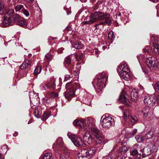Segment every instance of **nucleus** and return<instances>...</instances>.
Instances as JSON below:
<instances>
[{"label":"nucleus","mask_w":159,"mask_h":159,"mask_svg":"<svg viewBox=\"0 0 159 159\" xmlns=\"http://www.w3.org/2000/svg\"><path fill=\"white\" fill-rule=\"evenodd\" d=\"M109 17V15L104 12H95L91 14L90 16V19L89 21H85L84 23L85 24H90L98 20H105V21L100 22L99 24L105 25L107 23V22L110 21V20Z\"/></svg>","instance_id":"obj_1"},{"label":"nucleus","mask_w":159,"mask_h":159,"mask_svg":"<svg viewBox=\"0 0 159 159\" xmlns=\"http://www.w3.org/2000/svg\"><path fill=\"white\" fill-rule=\"evenodd\" d=\"M80 87V84L77 83L70 82L66 84L65 86L67 90H69L70 92L66 91L64 93L65 98L68 101H70L74 96L76 90L79 89Z\"/></svg>","instance_id":"obj_2"},{"label":"nucleus","mask_w":159,"mask_h":159,"mask_svg":"<svg viewBox=\"0 0 159 159\" xmlns=\"http://www.w3.org/2000/svg\"><path fill=\"white\" fill-rule=\"evenodd\" d=\"M108 77V73L106 71H103L99 74L97 78L96 83L98 89L100 90L105 87L106 83Z\"/></svg>","instance_id":"obj_3"},{"label":"nucleus","mask_w":159,"mask_h":159,"mask_svg":"<svg viewBox=\"0 0 159 159\" xmlns=\"http://www.w3.org/2000/svg\"><path fill=\"white\" fill-rule=\"evenodd\" d=\"M67 136L71 140L74 145L77 147H84L85 146L84 141L81 138L76 136L72 133L69 132L67 134Z\"/></svg>","instance_id":"obj_4"},{"label":"nucleus","mask_w":159,"mask_h":159,"mask_svg":"<svg viewBox=\"0 0 159 159\" xmlns=\"http://www.w3.org/2000/svg\"><path fill=\"white\" fill-rule=\"evenodd\" d=\"M96 150L95 148L90 147L81 150L79 153V159H87L91 157L94 154Z\"/></svg>","instance_id":"obj_5"},{"label":"nucleus","mask_w":159,"mask_h":159,"mask_svg":"<svg viewBox=\"0 0 159 159\" xmlns=\"http://www.w3.org/2000/svg\"><path fill=\"white\" fill-rule=\"evenodd\" d=\"M102 119V120L101 121V124L103 127L108 129L114 126V119L108 115H103L101 118Z\"/></svg>","instance_id":"obj_6"},{"label":"nucleus","mask_w":159,"mask_h":159,"mask_svg":"<svg viewBox=\"0 0 159 159\" xmlns=\"http://www.w3.org/2000/svg\"><path fill=\"white\" fill-rule=\"evenodd\" d=\"M89 131L97 139L96 141L97 144H101L102 143L104 138L102 132L96 127L92 129Z\"/></svg>","instance_id":"obj_7"},{"label":"nucleus","mask_w":159,"mask_h":159,"mask_svg":"<svg viewBox=\"0 0 159 159\" xmlns=\"http://www.w3.org/2000/svg\"><path fill=\"white\" fill-rule=\"evenodd\" d=\"M146 63L148 67L154 70H156L159 66L158 61L157 60L156 58L153 57L147 59Z\"/></svg>","instance_id":"obj_8"},{"label":"nucleus","mask_w":159,"mask_h":159,"mask_svg":"<svg viewBox=\"0 0 159 159\" xmlns=\"http://www.w3.org/2000/svg\"><path fill=\"white\" fill-rule=\"evenodd\" d=\"M13 19L14 23L21 27H25L28 25L26 20L17 14L14 16Z\"/></svg>","instance_id":"obj_9"},{"label":"nucleus","mask_w":159,"mask_h":159,"mask_svg":"<svg viewBox=\"0 0 159 159\" xmlns=\"http://www.w3.org/2000/svg\"><path fill=\"white\" fill-rule=\"evenodd\" d=\"M2 19L0 20V24L2 27H6L10 25H12L14 23V19L12 20L10 17L5 15L2 17Z\"/></svg>","instance_id":"obj_10"},{"label":"nucleus","mask_w":159,"mask_h":159,"mask_svg":"<svg viewBox=\"0 0 159 159\" xmlns=\"http://www.w3.org/2000/svg\"><path fill=\"white\" fill-rule=\"evenodd\" d=\"M55 82V79L53 78L47 84L43 83L41 84L40 86V88L42 90H45L49 89L51 87L53 89H55L56 87Z\"/></svg>","instance_id":"obj_11"},{"label":"nucleus","mask_w":159,"mask_h":159,"mask_svg":"<svg viewBox=\"0 0 159 159\" xmlns=\"http://www.w3.org/2000/svg\"><path fill=\"white\" fill-rule=\"evenodd\" d=\"M142 151V147L141 146L137 145L135 146V148L130 150V153L131 155L136 157L134 159H142L140 157L141 153Z\"/></svg>","instance_id":"obj_12"},{"label":"nucleus","mask_w":159,"mask_h":159,"mask_svg":"<svg viewBox=\"0 0 159 159\" xmlns=\"http://www.w3.org/2000/svg\"><path fill=\"white\" fill-rule=\"evenodd\" d=\"M153 149V146L152 144H148L144 148L142 147V151L141 152H143L142 157H145L146 156L150 155Z\"/></svg>","instance_id":"obj_13"},{"label":"nucleus","mask_w":159,"mask_h":159,"mask_svg":"<svg viewBox=\"0 0 159 159\" xmlns=\"http://www.w3.org/2000/svg\"><path fill=\"white\" fill-rule=\"evenodd\" d=\"M154 99L153 96L147 95L145 96L144 102L147 107H151L154 105V103L153 102Z\"/></svg>","instance_id":"obj_14"},{"label":"nucleus","mask_w":159,"mask_h":159,"mask_svg":"<svg viewBox=\"0 0 159 159\" xmlns=\"http://www.w3.org/2000/svg\"><path fill=\"white\" fill-rule=\"evenodd\" d=\"M83 139L84 141L88 144L92 143L94 141V139L91 134L89 132H86L83 135Z\"/></svg>","instance_id":"obj_15"},{"label":"nucleus","mask_w":159,"mask_h":159,"mask_svg":"<svg viewBox=\"0 0 159 159\" xmlns=\"http://www.w3.org/2000/svg\"><path fill=\"white\" fill-rule=\"evenodd\" d=\"M87 125L89 130L95 128V121L94 119L91 117L87 118Z\"/></svg>","instance_id":"obj_16"},{"label":"nucleus","mask_w":159,"mask_h":159,"mask_svg":"<svg viewBox=\"0 0 159 159\" xmlns=\"http://www.w3.org/2000/svg\"><path fill=\"white\" fill-rule=\"evenodd\" d=\"M120 100L123 104L127 106L129 105L130 102L126 98L125 92L124 91H122V93L120 96Z\"/></svg>","instance_id":"obj_17"},{"label":"nucleus","mask_w":159,"mask_h":159,"mask_svg":"<svg viewBox=\"0 0 159 159\" xmlns=\"http://www.w3.org/2000/svg\"><path fill=\"white\" fill-rule=\"evenodd\" d=\"M73 123L75 126H79L80 128L83 127L84 128H85L86 121L84 119H82L80 120L76 119L73 121Z\"/></svg>","instance_id":"obj_18"},{"label":"nucleus","mask_w":159,"mask_h":159,"mask_svg":"<svg viewBox=\"0 0 159 159\" xmlns=\"http://www.w3.org/2000/svg\"><path fill=\"white\" fill-rule=\"evenodd\" d=\"M158 134L157 132L155 130H151L148 132L146 135V137L148 139H151L155 138L158 136Z\"/></svg>","instance_id":"obj_19"},{"label":"nucleus","mask_w":159,"mask_h":159,"mask_svg":"<svg viewBox=\"0 0 159 159\" xmlns=\"http://www.w3.org/2000/svg\"><path fill=\"white\" fill-rule=\"evenodd\" d=\"M129 149V148L126 146H124L120 148L118 150V156H120L121 155L126 152Z\"/></svg>","instance_id":"obj_20"},{"label":"nucleus","mask_w":159,"mask_h":159,"mask_svg":"<svg viewBox=\"0 0 159 159\" xmlns=\"http://www.w3.org/2000/svg\"><path fill=\"white\" fill-rule=\"evenodd\" d=\"M153 45V49L154 52L159 54V39L154 40Z\"/></svg>","instance_id":"obj_21"},{"label":"nucleus","mask_w":159,"mask_h":159,"mask_svg":"<svg viewBox=\"0 0 159 159\" xmlns=\"http://www.w3.org/2000/svg\"><path fill=\"white\" fill-rule=\"evenodd\" d=\"M119 75L120 77L125 80H128L130 79V73L128 72H120Z\"/></svg>","instance_id":"obj_22"},{"label":"nucleus","mask_w":159,"mask_h":159,"mask_svg":"<svg viewBox=\"0 0 159 159\" xmlns=\"http://www.w3.org/2000/svg\"><path fill=\"white\" fill-rule=\"evenodd\" d=\"M138 97V93L136 89H133L131 93V97L133 101H135Z\"/></svg>","instance_id":"obj_23"},{"label":"nucleus","mask_w":159,"mask_h":159,"mask_svg":"<svg viewBox=\"0 0 159 159\" xmlns=\"http://www.w3.org/2000/svg\"><path fill=\"white\" fill-rule=\"evenodd\" d=\"M31 65V62L28 60H26L25 61H24L21 65H20V68L21 69H23Z\"/></svg>","instance_id":"obj_24"},{"label":"nucleus","mask_w":159,"mask_h":159,"mask_svg":"<svg viewBox=\"0 0 159 159\" xmlns=\"http://www.w3.org/2000/svg\"><path fill=\"white\" fill-rule=\"evenodd\" d=\"M149 107H147L143 109L142 112L144 116L146 117L150 113Z\"/></svg>","instance_id":"obj_25"},{"label":"nucleus","mask_w":159,"mask_h":159,"mask_svg":"<svg viewBox=\"0 0 159 159\" xmlns=\"http://www.w3.org/2000/svg\"><path fill=\"white\" fill-rule=\"evenodd\" d=\"M14 10L13 9L9 10L7 13H6L4 15L10 17V18H11L13 20L14 16L16 14H14Z\"/></svg>","instance_id":"obj_26"},{"label":"nucleus","mask_w":159,"mask_h":159,"mask_svg":"<svg viewBox=\"0 0 159 159\" xmlns=\"http://www.w3.org/2000/svg\"><path fill=\"white\" fill-rule=\"evenodd\" d=\"M128 119L132 125L136 123L138 120V118L136 116H128Z\"/></svg>","instance_id":"obj_27"},{"label":"nucleus","mask_w":159,"mask_h":159,"mask_svg":"<svg viewBox=\"0 0 159 159\" xmlns=\"http://www.w3.org/2000/svg\"><path fill=\"white\" fill-rule=\"evenodd\" d=\"M83 46L84 45L83 44L78 42H75L73 45V47L76 49H81L82 48Z\"/></svg>","instance_id":"obj_28"},{"label":"nucleus","mask_w":159,"mask_h":159,"mask_svg":"<svg viewBox=\"0 0 159 159\" xmlns=\"http://www.w3.org/2000/svg\"><path fill=\"white\" fill-rule=\"evenodd\" d=\"M41 66H37L35 68L34 73L35 75H37L41 72Z\"/></svg>","instance_id":"obj_29"},{"label":"nucleus","mask_w":159,"mask_h":159,"mask_svg":"<svg viewBox=\"0 0 159 159\" xmlns=\"http://www.w3.org/2000/svg\"><path fill=\"white\" fill-rule=\"evenodd\" d=\"M52 155V154L49 152L46 153L43 157V159H53Z\"/></svg>","instance_id":"obj_30"},{"label":"nucleus","mask_w":159,"mask_h":159,"mask_svg":"<svg viewBox=\"0 0 159 159\" xmlns=\"http://www.w3.org/2000/svg\"><path fill=\"white\" fill-rule=\"evenodd\" d=\"M63 141L62 138L61 137H59L57 139L56 144L60 146H62L63 145Z\"/></svg>","instance_id":"obj_31"},{"label":"nucleus","mask_w":159,"mask_h":159,"mask_svg":"<svg viewBox=\"0 0 159 159\" xmlns=\"http://www.w3.org/2000/svg\"><path fill=\"white\" fill-rule=\"evenodd\" d=\"M143 51L146 53H151L152 51V48L150 46H147L144 49Z\"/></svg>","instance_id":"obj_32"},{"label":"nucleus","mask_w":159,"mask_h":159,"mask_svg":"<svg viewBox=\"0 0 159 159\" xmlns=\"http://www.w3.org/2000/svg\"><path fill=\"white\" fill-rule=\"evenodd\" d=\"M2 151H1V153L6 154L8 150V146L6 145H4L2 148Z\"/></svg>","instance_id":"obj_33"},{"label":"nucleus","mask_w":159,"mask_h":159,"mask_svg":"<svg viewBox=\"0 0 159 159\" xmlns=\"http://www.w3.org/2000/svg\"><path fill=\"white\" fill-rule=\"evenodd\" d=\"M83 100L84 101V103L88 105H89L90 104L91 101V99L90 98H87L86 96L85 98L83 99Z\"/></svg>","instance_id":"obj_34"},{"label":"nucleus","mask_w":159,"mask_h":159,"mask_svg":"<svg viewBox=\"0 0 159 159\" xmlns=\"http://www.w3.org/2000/svg\"><path fill=\"white\" fill-rule=\"evenodd\" d=\"M135 138L137 141L139 143H140L144 139V138L142 136L138 135L135 137Z\"/></svg>","instance_id":"obj_35"},{"label":"nucleus","mask_w":159,"mask_h":159,"mask_svg":"<svg viewBox=\"0 0 159 159\" xmlns=\"http://www.w3.org/2000/svg\"><path fill=\"white\" fill-rule=\"evenodd\" d=\"M50 116V114L48 112H44L43 115V120H46Z\"/></svg>","instance_id":"obj_36"},{"label":"nucleus","mask_w":159,"mask_h":159,"mask_svg":"<svg viewBox=\"0 0 159 159\" xmlns=\"http://www.w3.org/2000/svg\"><path fill=\"white\" fill-rule=\"evenodd\" d=\"M6 13L3 4L0 5V14L2 15Z\"/></svg>","instance_id":"obj_37"},{"label":"nucleus","mask_w":159,"mask_h":159,"mask_svg":"<svg viewBox=\"0 0 159 159\" xmlns=\"http://www.w3.org/2000/svg\"><path fill=\"white\" fill-rule=\"evenodd\" d=\"M58 94L57 93L54 92H52L50 93L48 96H50L52 98H54L57 97Z\"/></svg>","instance_id":"obj_38"},{"label":"nucleus","mask_w":159,"mask_h":159,"mask_svg":"<svg viewBox=\"0 0 159 159\" xmlns=\"http://www.w3.org/2000/svg\"><path fill=\"white\" fill-rule=\"evenodd\" d=\"M65 62L68 65L70 64L71 63V58L69 56H67L65 59Z\"/></svg>","instance_id":"obj_39"},{"label":"nucleus","mask_w":159,"mask_h":159,"mask_svg":"<svg viewBox=\"0 0 159 159\" xmlns=\"http://www.w3.org/2000/svg\"><path fill=\"white\" fill-rule=\"evenodd\" d=\"M129 69L126 66V65L124 64L122 69L121 71H120V72L123 73L124 72H128L127 71H128Z\"/></svg>","instance_id":"obj_40"},{"label":"nucleus","mask_w":159,"mask_h":159,"mask_svg":"<svg viewBox=\"0 0 159 159\" xmlns=\"http://www.w3.org/2000/svg\"><path fill=\"white\" fill-rule=\"evenodd\" d=\"M154 88L156 92L159 93V81L156 82Z\"/></svg>","instance_id":"obj_41"},{"label":"nucleus","mask_w":159,"mask_h":159,"mask_svg":"<svg viewBox=\"0 0 159 159\" xmlns=\"http://www.w3.org/2000/svg\"><path fill=\"white\" fill-rule=\"evenodd\" d=\"M23 6L21 5H17L15 7V10L16 12L19 11L21 9H23Z\"/></svg>","instance_id":"obj_42"},{"label":"nucleus","mask_w":159,"mask_h":159,"mask_svg":"<svg viewBox=\"0 0 159 159\" xmlns=\"http://www.w3.org/2000/svg\"><path fill=\"white\" fill-rule=\"evenodd\" d=\"M61 155L64 156L65 158L67 159L69 157L70 154V153L68 152L65 151L62 154H61Z\"/></svg>","instance_id":"obj_43"},{"label":"nucleus","mask_w":159,"mask_h":159,"mask_svg":"<svg viewBox=\"0 0 159 159\" xmlns=\"http://www.w3.org/2000/svg\"><path fill=\"white\" fill-rule=\"evenodd\" d=\"M129 114V111L127 110H125L124 112V117L125 119L127 120V117L128 116H130Z\"/></svg>","instance_id":"obj_44"},{"label":"nucleus","mask_w":159,"mask_h":159,"mask_svg":"<svg viewBox=\"0 0 159 159\" xmlns=\"http://www.w3.org/2000/svg\"><path fill=\"white\" fill-rule=\"evenodd\" d=\"M22 12L26 16H28L30 14L27 10L25 9H22Z\"/></svg>","instance_id":"obj_45"},{"label":"nucleus","mask_w":159,"mask_h":159,"mask_svg":"<svg viewBox=\"0 0 159 159\" xmlns=\"http://www.w3.org/2000/svg\"><path fill=\"white\" fill-rule=\"evenodd\" d=\"M108 37L109 39L112 40L114 38L113 36V32H110L108 34Z\"/></svg>","instance_id":"obj_46"},{"label":"nucleus","mask_w":159,"mask_h":159,"mask_svg":"<svg viewBox=\"0 0 159 159\" xmlns=\"http://www.w3.org/2000/svg\"><path fill=\"white\" fill-rule=\"evenodd\" d=\"M124 64L123 63L120 64L117 68V71L119 73L120 71H121L122 69Z\"/></svg>","instance_id":"obj_47"},{"label":"nucleus","mask_w":159,"mask_h":159,"mask_svg":"<svg viewBox=\"0 0 159 159\" xmlns=\"http://www.w3.org/2000/svg\"><path fill=\"white\" fill-rule=\"evenodd\" d=\"M45 57L47 59L50 60L52 58V55L51 54L47 53L45 55Z\"/></svg>","instance_id":"obj_48"},{"label":"nucleus","mask_w":159,"mask_h":159,"mask_svg":"<svg viewBox=\"0 0 159 159\" xmlns=\"http://www.w3.org/2000/svg\"><path fill=\"white\" fill-rule=\"evenodd\" d=\"M52 98L50 97H48L45 98V101L47 103H49L52 100Z\"/></svg>","instance_id":"obj_49"},{"label":"nucleus","mask_w":159,"mask_h":159,"mask_svg":"<svg viewBox=\"0 0 159 159\" xmlns=\"http://www.w3.org/2000/svg\"><path fill=\"white\" fill-rule=\"evenodd\" d=\"M111 159H118V156L116 154L115 155L114 154H112L111 155Z\"/></svg>","instance_id":"obj_50"},{"label":"nucleus","mask_w":159,"mask_h":159,"mask_svg":"<svg viewBox=\"0 0 159 159\" xmlns=\"http://www.w3.org/2000/svg\"><path fill=\"white\" fill-rule=\"evenodd\" d=\"M71 77L70 75H66L64 79L65 81H67L69 80Z\"/></svg>","instance_id":"obj_51"},{"label":"nucleus","mask_w":159,"mask_h":159,"mask_svg":"<svg viewBox=\"0 0 159 159\" xmlns=\"http://www.w3.org/2000/svg\"><path fill=\"white\" fill-rule=\"evenodd\" d=\"M137 130L136 129H134L133 130L132 134L133 135H134L137 132Z\"/></svg>","instance_id":"obj_52"},{"label":"nucleus","mask_w":159,"mask_h":159,"mask_svg":"<svg viewBox=\"0 0 159 159\" xmlns=\"http://www.w3.org/2000/svg\"><path fill=\"white\" fill-rule=\"evenodd\" d=\"M156 101L157 104H159V95L157 96L156 99Z\"/></svg>","instance_id":"obj_53"},{"label":"nucleus","mask_w":159,"mask_h":159,"mask_svg":"<svg viewBox=\"0 0 159 159\" xmlns=\"http://www.w3.org/2000/svg\"><path fill=\"white\" fill-rule=\"evenodd\" d=\"M38 109H36L35 111H34V116H35V117H36L37 118H39L37 115H36V112H38Z\"/></svg>","instance_id":"obj_54"},{"label":"nucleus","mask_w":159,"mask_h":159,"mask_svg":"<svg viewBox=\"0 0 159 159\" xmlns=\"http://www.w3.org/2000/svg\"><path fill=\"white\" fill-rule=\"evenodd\" d=\"M79 69H77L75 70H73V71L74 72H75V73L76 74H78L79 73Z\"/></svg>","instance_id":"obj_55"},{"label":"nucleus","mask_w":159,"mask_h":159,"mask_svg":"<svg viewBox=\"0 0 159 159\" xmlns=\"http://www.w3.org/2000/svg\"><path fill=\"white\" fill-rule=\"evenodd\" d=\"M75 58L77 61H78L79 60L78 59V55L77 54H75L74 55Z\"/></svg>","instance_id":"obj_56"},{"label":"nucleus","mask_w":159,"mask_h":159,"mask_svg":"<svg viewBox=\"0 0 159 159\" xmlns=\"http://www.w3.org/2000/svg\"><path fill=\"white\" fill-rule=\"evenodd\" d=\"M102 159H111V158H110L108 157H105Z\"/></svg>","instance_id":"obj_57"},{"label":"nucleus","mask_w":159,"mask_h":159,"mask_svg":"<svg viewBox=\"0 0 159 159\" xmlns=\"http://www.w3.org/2000/svg\"><path fill=\"white\" fill-rule=\"evenodd\" d=\"M27 2H32L34 0H25Z\"/></svg>","instance_id":"obj_58"},{"label":"nucleus","mask_w":159,"mask_h":159,"mask_svg":"<svg viewBox=\"0 0 159 159\" xmlns=\"http://www.w3.org/2000/svg\"><path fill=\"white\" fill-rule=\"evenodd\" d=\"M80 0L81 2H85L87 1V0Z\"/></svg>","instance_id":"obj_59"},{"label":"nucleus","mask_w":159,"mask_h":159,"mask_svg":"<svg viewBox=\"0 0 159 159\" xmlns=\"http://www.w3.org/2000/svg\"><path fill=\"white\" fill-rule=\"evenodd\" d=\"M83 54H81V55H80V59H82V58H83Z\"/></svg>","instance_id":"obj_60"},{"label":"nucleus","mask_w":159,"mask_h":159,"mask_svg":"<svg viewBox=\"0 0 159 159\" xmlns=\"http://www.w3.org/2000/svg\"><path fill=\"white\" fill-rule=\"evenodd\" d=\"M56 144L55 143H54L53 144V147H55V146H56Z\"/></svg>","instance_id":"obj_61"},{"label":"nucleus","mask_w":159,"mask_h":159,"mask_svg":"<svg viewBox=\"0 0 159 159\" xmlns=\"http://www.w3.org/2000/svg\"><path fill=\"white\" fill-rule=\"evenodd\" d=\"M121 15V13H118V16H120Z\"/></svg>","instance_id":"obj_62"},{"label":"nucleus","mask_w":159,"mask_h":159,"mask_svg":"<svg viewBox=\"0 0 159 159\" xmlns=\"http://www.w3.org/2000/svg\"><path fill=\"white\" fill-rule=\"evenodd\" d=\"M33 27H30V28H29V29H31Z\"/></svg>","instance_id":"obj_63"},{"label":"nucleus","mask_w":159,"mask_h":159,"mask_svg":"<svg viewBox=\"0 0 159 159\" xmlns=\"http://www.w3.org/2000/svg\"><path fill=\"white\" fill-rule=\"evenodd\" d=\"M2 3H1V2H0V5H1Z\"/></svg>","instance_id":"obj_64"}]
</instances>
